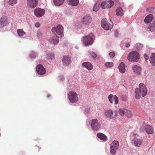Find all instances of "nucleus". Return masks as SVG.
<instances>
[{"label": "nucleus", "instance_id": "f257e3e1", "mask_svg": "<svg viewBox=\"0 0 155 155\" xmlns=\"http://www.w3.org/2000/svg\"><path fill=\"white\" fill-rule=\"evenodd\" d=\"M139 88H136L135 90V97L136 99H139L140 98L141 95L142 97L145 96L147 92V88L143 83L139 84Z\"/></svg>", "mask_w": 155, "mask_h": 155}, {"label": "nucleus", "instance_id": "f03ea898", "mask_svg": "<svg viewBox=\"0 0 155 155\" xmlns=\"http://www.w3.org/2000/svg\"><path fill=\"white\" fill-rule=\"evenodd\" d=\"M138 135L136 134L132 133L130 135V139L134 145L136 147H139L143 143L142 140L138 138Z\"/></svg>", "mask_w": 155, "mask_h": 155}, {"label": "nucleus", "instance_id": "7ed1b4c3", "mask_svg": "<svg viewBox=\"0 0 155 155\" xmlns=\"http://www.w3.org/2000/svg\"><path fill=\"white\" fill-rule=\"evenodd\" d=\"M139 57L138 53L136 51H133L129 54L127 58L130 61H137L139 59Z\"/></svg>", "mask_w": 155, "mask_h": 155}, {"label": "nucleus", "instance_id": "20e7f679", "mask_svg": "<svg viewBox=\"0 0 155 155\" xmlns=\"http://www.w3.org/2000/svg\"><path fill=\"white\" fill-rule=\"evenodd\" d=\"M105 115L106 117L111 119L115 118L118 115L117 111L109 109L105 111Z\"/></svg>", "mask_w": 155, "mask_h": 155}, {"label": "nucleus", "instance_id": "39448f33", "mask_svg": "<svg viewBox=\"0 0 155 155\" xmlns=\"http://www.w3.org/2000/svg\"><path fill=\"white\" fill-rule=\"evenodd\" d=\"M119 142L118 141L114 140L112 142L110 146V152L113 154H115L116 150L119 147Z\"/></svg>", "mask_w": 155, "mask_h": 155}, {"label": "nucleus", "instance_id": "423d86ee", "mask_svg": "<svg viewBox=\"0 0 155 155\" xmlns=\"http://www.w3.org/2000/svg\"><path fill=\"white\" fill-rule=\"evenodd\" d=\"M68 98L71 102H76L78 100V95L76 92L72 91H71L68 94Z\"/></svg>", "mask_w": 155, "mask_h": 155}, {"label": "nucleus", "instance_id": "0eeeda50", "mask_svg": "<svg viewBox=\"0 0 155 155\" xmlns=\"http://www.w3.org/2000/svg\"><path fill=\"white\" fill-rule=\"evenodd\" d=\"M111 24L106 21V19H103L101 21V25L102 27L105 29L109 30L112 28L113 27V23L111 21Z\"/></svg>", "mask_w": 155, "mask_h": 155}, {"label": "nucleus", "instance_id": "6e6552de", "mask_svg": "<svg viewBox=\"0 0 155 155\" xmlns=\"http://www.w3.org/2000/svg\"><path fill=\"white\" fill-rule=\"evenodd\" d=\"M82 41L85 45L88 46L91 45L93 43V40L91 36H85L83 37Z\"/></svg>", "mask_w": 155, "mask_h": 155}, {"label": "nucleus", "instance_id": "1a4fd4ad", "mask_svg": "<svg viewBox=\"0 0 155 155\" xmlns=\"http://www.w3.org/2000/svg\"><path fill=\"white\" fill-rule=\"evenodd\" d=\"M114 2L112 0L106 1L101 3V7L102 8H111L114 5Z\"/></svg>", "mask_w": 155, "mask_h": 155}, {"label": "nucleus", "instance_id": "9d476101", "mask_svg": "<svg viewBox=\"0 0 155 155\" xmlns=\"http://www.w3.org/2000/svg\"><path fill=\"white\" fill-rule=\"evenodd\" d=\"M51 31L53 33H55L56 32L58 35H61L63 31V27L61 25H59L57 27L53 28L51 29Z\"/></svg>", "mask_w": 155, "mask_h": 155}, {"label": "nucleus", "instance_id": "9b49d317", "mask_svg": "<svg viewBox=\"0 0 155 155\" xmlns=\"http://www.w3.org/2000/svg\"><path fill=\"white\" fill-rule=\"evenodd\" d=\"M91 126L94 130H97L100 128V125L98 123V120L97 119L92 120Z\"/></svg>", "mask_w": 155, "mask_h": 155}, {"label": "nucleus", "instance_id": "f8f14e48", "mask_svg": "<svg viewBox=\"0 0 155 155\" xmlns=\"http://www.w3.org/2000/svg\"><path fill=\"white\" fill-rule=\"evenodd\" d=\"M45 13V10L43 9L40 8H36L35 10L34 13L38 17H40L43 16Z\"/></svg>", "mask_w": 155, "mask_h": 155}, {"label": "nucleus", "instance_id": "ddd939ff", "mask_svg": "<svg viewBox=\"0 0 155 155\" xmlns=\"http://www.w3.org/2000/svg\"><path fill=\"white\" fill-rule=\"evenodd\" d=\"M108 99L110 103L113 104V101L114 102V104H117L119 102L118 99L117 97L115 95H113L110 94L108 96Z\"/></svg>", "mask_w": 155, "mask_h": 155}, {"label": "nucleus", "instance_id": "4468645a", "mask_svg": "<svg viewBox=\"0 0 155 155\" xmlns=\"http://www.w3.org/2000/svg\"><path fill=\"white\" fill-rule=\"evenodd\" d=\"M8 24V18L6 17H2L0 18V26L3 27L7 26Z\"/></svg>", "mask_w": 155, "mask_h": 155}, {"label": "nucleus", "instance_id": "2eb2a0df", "mask_svg": "<svg viewBox=\"0 0 155 155\" xmlns=\"http://www.w3.org/2000/svg\"><path fill=\"white\" fill-rule=\"evenodd\" d=\"M91 18L90 16L86 15L84 16L82 20V23L85 25H88L91 22Z\"/></svg>", "mask_w": 155, "mask_h": 155}, {"label": "nucleus", "instance_id": "dca6fc26", "mask_svg": "<svg viewBox=\"0 0 155 155\" xmlns=\"http://www.w3.org/2000/svg\"><path fill=\"white\" fill-rule=\"evenodd\" d=\"M37 72L39 74L43 75L45 73V70L41 64L38 65L36 68Z\"/></svg>", "mask_w": 155, "mask_h": 155}, {"label": "nucleus", "instance_id": "f3484780", "mask_svg": "<svg viewBox=\"0 0 155 155\" xmlns=\"http://www.w3.org/2000/svg\"><path fill=\"white\" fill-rule=\"evenodd\" d=\"M38 0H28V6L31 8H34L38 4Z\"/></svg>", "mask_w": 155, "mask_h": 155}, {"label": "nucleus", "instance_id": "a211bd4d", "mask_svg": "<svg viewBox=\"0 0 155 155\" xmlns=\"http://www.w3.org/2000/svg\"><path fill=\"white\" fill-rule=\"evenodd\" d=\"M49 40L50 42L53 44H57L59 41V37L55 35L51 37Z\"/></svg>", "mask_w": 155, "mask_h": 155}, {"label": "nucleus", "instance_id": "6ab92c4d", "mask_svg": "<svg viewBox=\"0 0 155 155\" xmlns=\"http://www.w3.org/2000/svg\"><path fill=\"white\" fill-rule=\"evenodd\" d=\"M126 65L123 62H121L119 65L118 67V68L119 69V71L121 73H124L126 70L125 69Z\"/></svg>", "mask_w": 155, "mask_h": 155}, {"label": "nucleus", "instance_id": "aec40b11", "mask_svg": "<svg viewBox=\"0 0 155 155\" xmlns=\"http://www.w3.org/2000/svg\"><path fill=\"white\" fill-rule=\"evenodd\" d=\"M132 68L134 72L137 74H140L141 69L140 67L134 65L132 66Z\"/></svg>", "mask_w": 155, "mask_h": 155}, {"label": "nucleus", "instance_id": "412c9836", "mask_svg": "<svg viewBox=\"0 0 155 155\" xmlns=\"http://www.w3.org/2000/svg\"><path fill=\"white\" fill-rule=\"evenodd\" d=\"M62 61L64 65H68L71 62V59L68 56H64L62 59Z\"/></svg>", "mask_w": 155, "mask_h": 155}, {"label": "nucleus", "instance_id": "4be33fe9", "mask_svg": "<svg viewBox=\"0 0 155 155\" xmlns=\"http://www.w3.org/2000/svg\"><path fill=\"white\" fill-rule=\"evenodd\" d=\"M82 65L89 70L92 69L93 67L92 64L89 62H84L82 64Z\"/></svg>", "mask_w": 155, "mask_h": 155}, {"label": "nucleus", "instance_id": "5701e85b", "mask_svg": "<svg viewBox=\"0 0 155 155\" xmlns=\"http://www.w3.org/2000/svg\"><path fill=\"white\" fill-rule=\"evenodd\" d=\"M145 129L146 132L148 134H152L153 133V128L150 125L146 126Z\"/></svg>", "mask_w": 155, "mask_h": 155}, {"label": "nucleus", "instance_id": "b1692460", "mask_svg": "<svg viewBox=\"0 0 155 155\" xmlns=\"http://www.w3.org/2000/svg\"><path fill=\"white\" fill-rule=\"evenodd\" d=\"M153 19V16L152 14L148 15L144 19V22L146 23L151 22Z\"/></svg>", "mask_w": 155, "mask_h": 155}, {"label": "nucleus", "instance_id": "393cba45", "mask_svg": "<svg viewBox=\"0 0 155 155\" xmlns=\"http://www.w3.org/2000/svg\"><path fill=\"white\" fill-rule=\"evenodd\" d=\"M116 12V15L118 16H121L124 14V12L122 9L120 7L117 8Z\"/></svg>", "mask_w": 155, "mask_h": 155}, {"label": "nucleus", "instance_id": "a878e982", "mask_svg": "<svg viewBox=\"0 0 155 155\" xmlns=\"http://www.w3.org/2000/svg\"><path fill=\"white\" fill-rule=\"evenodd\" d=\"M97 136L98 138L100 139L101 140H103L104 141H106L107 140V137L104 134L102 133H98L97 134Z\"/></svg>", "mask_w": 155, "mask_h": 155}, {"label": "nucleus", "instance_id": "bb28decb", "mask_svg": "<svg viewBox=\"0 0 155 155\" xmlns=\"http://www.w3.org/2000/svg\"><path fill=\"white\" fill-rule=\"evenodd\" d=\"M150 61L152 65L155 66V54H152L150 56Z\"/></svg>", "mask_w": 155, "mask_h": 155}, {"label": "nucleus", "instance_id": "cd10ccee", "mask_svg": "<svg viewBox=\"0 0 155 155\" xmlns=\"http://www.w3.org/2000/svg\"><path fill=\"white\" fill-rule=\"evenodd\" d=\"M79 3L78 0H69V3L72 6H76Z\"/></svg>", "mask_w": 155, "mask_h": 155}, {"label": "nucleus", "instance_id": "c85d7f7f", "mask_svg": "<svg viewBox=\"0 0 155 155\" xmlns=\"http://www.w3.org/2000/svg\"><path fill=\"white\" fill-rule=\"evenodd\" d=\"M127 111V109L124 108H120L119 110V113L121 116L124 115H126V112Z\"/></svg>", "mask_w": 155, "mask_h": 155}, {"label": "nucleus", "instance_id": "c756f323", "mask_svg": "<svg viewBox=\"0 0 155 155\" xmlns=\"http://www.w3.org/2000/svg\"><path fill=\"white\" fill-rule=\"evenodd\" d=\"M54 4L57 6L61 5L64 2V0H54Z\"/></svg>", "mask_w": 155, "mask_h": 155}, {"label": "nucleus", "instance_id": "7c9ffc66", "mask_svg": "<svg viewBox=\"0 0 155 155\" xmlns=\"http://www.w3.org/2000/svg\"><path fill=\"white\" fill-rule=\"evenodd\" d=\"M100 4L101 3H97L94 5L93 8V10L95 12L97 11L101 7Z\"/></svg>", "mask_w": 155, "mask_h": 155}, {"label": "nucleus", "instance_id": "2f4dec72", "mask_svg": "<svg viewBox=\"0 0 155 155\" xmlns=\"http://www.w3.org/2000/svg\"><path fill=\"white\" fill-rule=\"evenodd\" d=\"M17 32L18 35L20 37L23 36L25 34V33L23 31L22 29H18Z\"/></svg>", "mask_w": 155, "mask_h": 155}, {"label": "nucleus", "instance_id": "473e14b6", "mask_svg": "<svg viewBox=\"0 0 155 155\" xmlns=\"http://www.w3.org/2000/svg\"><path fill=\"white\" fill-rule=\"evenodd\" d=\"M148 28L151 31H153L155 30V24H152L148 27Z\"/></svg>", "mask_w": 155, "mask_h": 155}, {"label": "nucleus", "instance_id": "72a5a7b5", "mask_svg": "<svg viewBox=\"0 0 155 155\" xmlns=\"http://www.w3.org/2000/svg\"><path fill=\"white\" fill-rule=\"evenodd\" d=\"M17 2V0H9L8 3L11 5H13L14 4H16Z\"/></svg>", "mask_w": 155, "mask_h": 155}, {"label": "nucleus", "instance_id": "f704fd0d", "mask_svg": "<svg viewBox=\"0 0 155 155\" xmlns=\"http://www.w3.org/2000/svg\"><path fill=\"white\" fill-rule=\"evenodd\" d=\"M105 66L107 68H111L114 66V64L112 62H107L105 63Z\"/></svg>", "mask_w": 155, "mask_h": 155}, {"label": "nucleus", "instance_id": "c9c22d12", "mask_svg": "<svg viewBox=\"0 0 155 155\" xmlns=\"http://www.w3.org/2000/svg\"><path fill=\"white\" fill-rule=\"evenodd\" d=\"M126 115L129 117H132L133 115L132 113L130 110H127V111L126 112Z\"/></svg>", "mask_w": 155, "mask_h": 155}, {"label": "nucleus", "instance_id": "e433bc0d", "mask_svg": "<svg viewBox=\"0 0 155 155\" xmlns=\"http://www.w3.org/2000/svg\"><path fill=\"white\" fill-rule=\"evenodd\" d=\"M48 58L49 59H52L54 58V55L53 54L50 53L48 54Z\"/></svg>", "mask_w": 155, "mask_h": 155}, {"label": "nucleus", "instance_id": "4c0bfd02", "mask_svg": "<svg viewBox=\"0 0 155 155\" xmlns=\"http://www.w3.org/2000/svg\"><path fill=\"white\" fill-rule=\"evenodd\" d=\"M90 56L93 58H95L97 57L96 54L93 52H91L90 53Z\"/></svg>", "mask_w": 155, "mask_h": 155}, {"label": "nucleus", "instance_id": "58836bf2", "mask_svg": "<svg viewBox=\"0 0 155 155\" xmlns=\"http://www.w3.org/2000/svg\"><path fill=\"white\" fill-rule=\"evenodd\" d=\"M109 56L111 58H113L115 56V54L113 52H111L109 53Z\"/></svg>", "mask_w": 155, "mask_h": 155}, {"label": "nucleus", "instance_id": "ea45409f", "mask_svg": "<svg viewBox=\"0 0 155 155\" xmlns=\"http://www.w3.org/2000/svg\"><path fill=\"white\" fill-rule=\"evenodd\" d=\"M30 57L32 58H34L36 57V55L35 53H32L30 55Z\"/></svg>", "mask_w": 155, "mask_h": 155}, {"label": "nucleus", "instance_id": "a19ab883", "mask_svg": "<svg viewBox=\"0 0 155 155\" xmlns=\"http://www.w3.org/2000/svg\"><path fill=\"white\" fill-rule=\"evenodd\" d=\"M40 24L39 22L36 23L35 24V27H36L38 28L40 27Z\"/></svg>", "mask_w": 155, "mask_h": 155}, {"label": "nucleus", "instance_id": "79ce46f5", "mask_svg": "<svg viewBox=\"0 0 155 155\" xmlns=\"http://www.w3.org/2000/svg\"><path fill=\"white\" fill-rule=\"evenodd\" d=\"M144 56L146 60H147L149 58L148 56L146 54H144Z\"/></svg>", "mask_w": 155, "mask_h": 155}, {"label": "nucleus", "instance_id": "37998d69", "mask_svg": "<svg viewBox=\"0 0 155 155\" xmlns=\"http://www.w3.org/2000/svg\"><path fill=\"white\" fill-rule=\"evenodd\" d=\"M125 45L126 47L127 48L129 47L130 46V45L129 43H126Z\"/></svg>", "mask_w": 155, "mask_h": 155}, {"label": "nucleus", "instance_id": "c03bdc74", "mask_svg": "<svg viewBox=\"0 0 155 155\" xmlns=\"http://www.w3.org/2000/svg\"><path fill=\"white\" fill-rule=\"evenodd\" d=\"M139 45L141 47H142V45H141V44H139V43H137L136 44V46H139Z\"/></svg>", "mask_w": 155, "mask_h": 155}, {"label": "nucleus", "instance_id": "a18cd8bd", "mask_svg": "<svg viewBox=\"0 0 155 155\" xmlns=\"http://www.w3.org/2000/svg\"><path fill=\"white\" fill-rule=\"evenodd\" d=\"M50 96V95L49 94H47V97L48 98H49Z\"/></svg>", "mask_w": 155, "mask_h": 155}, {"label": "nucleus", "instance_id": "49530a36", "mask_svg": "<svg viewBox=\"0 0 155 155\" xmlns=\"http://www.w3.org/2000/svg\"><path fill=\"white\" fill-rule=\"evenodd\" d=\"M117 32V31H115V33H116Z\"/></svg>", "mask_w": 155, "mask_h": 155}]
</instances>
